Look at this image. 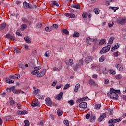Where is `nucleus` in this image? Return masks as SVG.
Masks as SVG:
<instances>
[{
  "instance_id": "7c9ffc66",
  "label": "nucleus",
  "mask_w": 126,
  "mask_h": 126,
  "mask_svg": "<svg viewBox=\"0 0 126 126\" xmlns=\"http://www.w3.org/2000/svg\"><path fill=\"white\" fill-rule=\"evenodd\" d=\"M6 37L8 39H11V40H12V39H14V36H13V35H11V34H6Z\"/></svg>"
},
{
  "instance_id": "0eeeda50",
  "label": "nucleus",
  "mask_w": 126,
  "mask_h": 126,
  "mask_svg": "<svg viewBox=\"0 0 126 126\" xmlns=\"http://www.w3.org/2000/svg\"><path fill=\"white\" fill-rule=\"evenodd\" d=\"M46 72H47V69H43L42 71H41L40 72H39L38 74H37V77H42V76H44V75L46 74Z\"/></svg>"
},
{
  "instance_id": "0e129e2a",
  "label": "nucleus",
  "mask_w": 126,
  "mask_h": 126,
  "mask_svg": "<svg viewBox=\"0 0 126 126\" xmlns=\"http://www.w3.org/2000/svg\"><path fill=\"white\" fill-rule=\"evenodd\" d=\"M53 5H56V6H59V3L56 1H54L52 2Z\"/></svg>"
},
{
  "instance_id": "f3484780",
  "label": "nucleus",
  "mask_w": 126,
  "mask_h": 126,
  "mask_svg": "<svg viewBox=\"0 0 126 126\" xmlns=\"http://www.w3.org/2000/svg\"><path fill=\"white\" fill-rule=\"evenodd\" d=\"M122 120H123V118L121 117L119 119H116L114 120L111 119L110 122H114V123H120V122H121Z\"/></svg>"
},
{
  "instance_id": "6ab92c4d",
  "label": "nucleus",
  "mask_w": 126,
  "mask_h": 126,
  "mask_svg": "<svg viewBox=\"0 0 126 126\" xmlns=\"http://www.w3.org/2000/svg\"><path fill=\"white\" fill-rule=\"evenodd\" d=\"M105 118H106V113H103L101 115H100V116L98 118V120L100 122H101V121L102 120H104V119H105Z\"/></svg>"
},
{
  "instance_id": "bf43d9fd",
  "label": "nucleus",
  "mask_w": 126,
  "mask_h": 126,
  "mask_svg": "<svg viewBox=\"0 0 126 126\" xmlns=\"http://www.w3.org/2000/svg\"><path fill=\"white\" fill-rule=\"evenodd\" d=\"M20 93H24L21 90H16V94H20Z\"/></svg>"
},
{
  "instance_id": "69168bd1",
  "label": "nucleus",
  "mask_w": 126,
  "mask_h": 126,
  "mask_svg": "<svg viewBox=\"0 0 126 126\" xmlns=\"http://www.w3.org/2000/svg\"><path fill=\"white\" fill-rule=\"evenodd\" d=\"M63 33H64V34H65L66 35H67V34H68V31H67V30L64 29L63 30Z\"/></svg>"
},
{
  "instance_id": "a878e982",
  "label": "nucleus",
  "mask_w": 126,
  "mask_h": 126,
  "mask_svg": "<svg viewBox=\"0 0 126 126\" xmlns=\"http://www.w3.org/2000/svg\"><path fill=\"white\" fill-rule=\"evenodd\" d=\"M105 60H106V57L102 56L100 58H99V63H103Z\"/></svg>"
},
{
  "instance_id": "09e8293b",
  "label": "nucleus",
  "mask_w": 126,
  "mask_h": 126,
  "mask_svg": "<svg viewBox=\"0 0 126 126\" xmlns=\"http://www.w3.org/2000/svg\"><path fill=\"white\" fill-rule=\"evenodd\" d=\"M4 122H7L8 121H10V117L9 116H7L6 117H5L4 119H3Z\"/></svg>"
},
{
  "instance_id": "de8ad7c7",
  "label": "nucleus",
  "mask_w": 126,
  "mask_h": 126,
  "mask_svg": "<svg viewBox=\"0 0 126 126\" xmlns=\"http://www.w3.org/2000/svg\"><path fill=\"white\" fill-rule=\"evenodd\" d=\"M63 124H64L66 126H69V122H68V120H64L63 121Z\"/></svg>"
},
{
  "instance_id": "f03ea898",
  "label": "nucleus",
  "mask_w": 126,
  "mask_h": 126,
  "mask_svg": "<svg viewBox=\"0 0 126 126\" xmlns=\"http://www.w3.org/2000/svg\"><path fill=\"white\" fill-rule=\"evenodd\" d=\"M111 47H112L111 44H108V46L103 47L102 50H100V54H106L107 52H109L110 51Z\"/></svg>"
},
{
  "instance_id": "72a5a7b5",
  "label": "nucleus",
  "mask_w": 126,
  "mask_h": 126,
  "mask_svg": "<svg viewBox=\"0 0 126 126\" xmlns=\"http://www.w3.org/2000/svg\"><path fill=\"white\" fill-rule=\"evenodd\" d=\"M109 71L107 70V68H103L102 70V73L103 74H108Z\"/></svg>"
},
{
  "instance_id": "37998d69",
  "label": "nucleus",
  "mask_w": 126,
  "mask_h": 126,
  "mask_svg": "<svg viewBox=\"0 0 126 126\" xmlns=\"http://www.w3.org/2000/svg\"><path fill=\"white\" fill-rule=\"evenodd\" d=\"M109 73L112 75H115V74H116V70L113 69L110 70Z\"/></svg>"
},
{
  "instance_id": "79ce46f5",
  "label": "nucleus",
  "mask_w": 126,
  "mask_h": 126,
  "mask_svg": "<svg viewBox=\"0 0 126 126\" xmlns=\"http://www.w3.org/2000/svg\"><path fill=\"white\" fill-rule=\"evenodd\" d=\"M89 83L90 85H94L95 84V81L94 80L91 79L89 81Z\"/></svg>"
},
{
  "instance_id": "c03bdc74",
  "label": "nucleus",
  "mask_w": 126,
  "mask_h": 126,
  "mask_svg": "<svg viewBox=\"0 0 126 126\" xmlns=\"http://www.w3.org/2000/svg\"><path fill=\"white\" fill-rule=\"evenodd\" d=\"M57 114L59 117H61V116L63 115V111H62V110L59 109L57 111Z\"/></svg>"
},
{
  "instance_id": "2f4dec72",
  "label": "nucleus",
  "mask_w": 126,
  "mask_h": 126,
  "mask_svg": "<svg viewBox=\"0 0 126 126\" xmlns=\"http://www.w3.org/2000/svg\"><path fill=\"white\" fill-rule=\"evenodd\" d=\"M26 28H27V26L26 25H23L21 26L20 30L21 31H24V30L26 29Z\"/></svg>"
},
{
  "instance_id": "8fccbe9b",
  "label": "nucleus",
  "mask_w": 126,
  "mask_h": 126,
  "mask_svg": "<svg viewBox=\"0 0 126 126\" xmlns=\"http://www.w3.org/2000/svg\"><path fill=\"white\" fill-rule=\"evenodd\" d=\"M19 67H21V68H22L23 69L25 68V65L23 63H20L19 64Z\"/></svg>"
},
{
  "instance_id": "4be33fe9",
  "label": "nucleus",
  "mask_w": 126,
  "mask_h": 126,
  "mask_svg": "<svg viewBox=\"0 0 126 126\" xmlns=\"http://www.w3.org/2000/svg\"><path fill=\"white\" fill-rule=\"evenodd\" d=\"M115 78L117 79V80H121L122 78H123V75L122 74H119L115 76Z\"/></svg>"
},
{
  "instance_id": "c9c22d12",
  "label": "nucleus",
  "mask_w": 126,
  "mask_h": 126,
  "mask_svg": "<svg viewBox=\"0 0 126 126\" xmlns=\"http://www.w3.org/2000/svg\"><path fill=\"white\" fill-rule=\"evenodd\" d=\"M109 9H112L113 10H114V12H116V10H118V9H119V7H109Z\"/></svg>"
},
{
  "instance_id": "f8f14e48",
  "label": "nucleus",
  "mask_w": 126,
  "mask_h": 126,
  "mask_svg": "<svg viewBox=\"0 0 126 126\" xmlns=\"http://www.w3.org/2000/svg\"><path fill=\"white\" fill-rule=\"evenodd\" d=\"M87 100H88V97L87 96H85L82 98H79L78 99V102H86V101H87Z\"/></svg>"
},
{
  "instance_id": "338daca9",
  "label": "nucleus",
  "mask_w": 126,
  "mask_h": 126,
  "mask_svg": "<svg viewBox=\"0 0 126 126\" xmlns=\"http://www.w3.org/2000/svg\"><path fill=\"white\" fill-rule=\"evenodd\" d=\"M57 83H58V81H57L56 80H54L52 84V86H56V85H57Z\"/></svg>"
},
{
  "instance_id": "774afa93",
  "label": "nucleus",
  "mask_w": 126,
  "mask_h": 126,
  "mask_svg": "<svg viewBox=\"0 0 126 126\" xmlns=\"http://www.w3.org/2000/svg\"><path fill=\"white\" fill-rule=\"evenodd\" d=\"M69 62L71 65H72V64H73V59H69Z\"/></svg>"
},
{
  "instance_id": "f704fd0d",
  "label": "nucleus",
  "mask_w": 126,
  "mask_h": 126,
  "mask_svg": "<svg viewBox=\"0 0 126 126\" xmlns=\"http://www.w3.org/2000/svg\"><path fill=\"white\" fill-rule=\"evenodd\" d=\"M45 31L47 32H51V31H52V27H46L45 28Z\"/></svg>"
},
{
  "instance_id": "4d7b16f0",
  "label": "nucleus",
  "mask_w": 126,
  "mask_h": 126,
  "mask_svg": "<svg viewBox=\"0 0 126 126\" xmlns=\"http://www.w3.org/2000/svg\"><path fill=\"white\" fill-rule=\"evenodd\" d=\"M36 28H41L42 27V24L41 23H38L35 26Z\"/></svg>"
},
{
  "instance_id": "49530a36",
  "label": "nucleus",
  "mask_w": 126,
  "mask_h": 126,
  "mask_svg": "<svg viewBox=\"0 0 126 126\" xmlns=\"http://www.w3.org/2000/svg\"><path fill=\"white\" fill-rule=\"evenodd\" d=\"M53 71H60L61 70V68L55 67L53 68Z\"/></svg>"
},
{
  "instance_id": "5fc2aeb1",
  "label": "nucleus",
  "mask_w": 126,
  "mask_h": 126,
  "mask_svg": "<svg viewBox=\"0 0 126 126\" xmlns=\"http://www.w3.org/2000/svg\"><path fill=\"white\" fill-rule=\"evenodd\" d=\"M88 15V14L87 13V12H85L83 13L82 14V16L84 18H86L87 17V16Z\"/></svg>"
},
{
  "instance_id": "20e7f679",
  "label": "nucleus",
  "mask_w": 126,
  "mask_h": 126,
  "mask_svg": "<svg viewBox=\"0 0 126 126\" xmlns=\"http://www.w3.org/2000/svg\"><path fill=\"white\" fill-rule=\"evenodd\" d=\"M117 22L121 25H124L126 23V17H120L117 19Z\"/></svg>"
},
{
  "instance_id": "9d476101",
  "label": "nucleus",
  "mask_w": 126,
  "mask_h": 126,
  "mask_svg": "<svg viewBox=\"0 0 126 126\" xmlns=\"http://www.w3.org/2000/svg\"><path fill=\"white\" fill-rule=\"evenodd\" d=\"M65 16L69 17V18H75V15L74 14H69L66 13L64 14Z\"/></svg>"
},
{
  "instance_id": "f257e3e1",
  "label": "nucleus",
  "mask_w": 126,
  "mask_h": 126,
  "mask_svg": "<svg viewBox=\"0 0 126 126\" xmlns=\"http://www.w3.org/2000/svg\"><path fill=\"white\" fill-rule=\"evenodd\" d=\"M111 91H112V93H110V97L112 99H114L115 100H118L119 99V95L117 93H118V94H121V90H116L114 89H111Z\"/></svg>"
},
{
  "instance_id": "bb28decb",
  "label": "nucleus",
  "mask_w": 126,
  "mask_h": 126,
  "mask_svg": "<svg viewBox=\"0 0 126 126\" xmlns=\"http://www.w3.org/2000/svg\"><path fill=\"white\" fill-rule=\"evenodd\" d=\"M119 46L118 43H116L115 44L113 47L111 48V51H115L116 49H118Z\"/></svg>"
},
{
  "instance_id": "39448f33",
  "label": "nucleus",
  "mask_w": 126,
  "mask_h": 126,
  "mask_svg": "<svg viewBox=\"0 0 126 126\" xmlns=\"http://www.w3.org/2000/svg\"><path fill=\"white\" fill-rule=\"evenodd\" d=\"M91 67L92 68V69H94L96 71H100L101 69L100 66L94 64H92L91 65Z\"/></svg>"
},
{
  "instance_id": "aec40b11",
  "label": "nucleus",
  "mask_w": 126,
  "mask_h": 126,
  "mask_svg": "<svg viewBox=\"0 0 126 126\" xmlns=\"http://www.w3.org/2000/svg\"><path fill=\"white\" fill-rule=\"evenodd\" d=\"M23 6L24 8H29L30 7V4L27 3V2H24L23 3Z\"/></svg>"
},
{
  "instance_id": "ea45409f",
  "label": "nucleus",
  "mask_w": 126,
  "mask_h": 126,
  "mask_svg": "<svg viewBox=\"0 0 126 126\" xmlns=\"http://www.w3.org/2000/svg\"><path fill=\"white\" fill-rule=\"evenodd\" d=\"M94 12L95 14H99L100 13V10L99 8H95L94 10Z\"/></svg>"
},
{
  "instance_id": "b1692460",
  "label": "nucleus",
  "mask_w": 126,
  "mask_h": 126,
  "mask_svg": "<svg viewBox=\"0 0 126 126\" xmlns=\"http://www.w3.org/2000/svg\"><path fill=\"white\" fill-rule=\"evenodd\" d=\"M9 92L12 91L14 94H16V90H15V87H11L10 89H9Z\"/></svg>"
},
{
  "instance_id": "4468645a",
  "label": "nucleus",
  "mask_w": 126,
  "mask_h": 126,
  "mask_svg": "<svg viewBox=\"0 0 126 126\" xmlns=\"http://www.w3.org/2000/svg\"><path fill=\"white\" fill-rule=\"evenodd\" d=\"M46 104L47 106H51L52 105V101L51 99L49 97L46 98Z\"/></svg>"
},
{
  "instance_id": "9b49d317",
  "label": "nucleus",
  "mask_w": 126,
  "mask_h": 126,
  "mask_svg": "<svg viewBox=\"0 0 126 126\" xmlns=\"http://www.w3.org/2000/svg\"><path fill=\"white\" fill-rule=\"evenodd\" d=\"M39 105V102H38V100H33L32 101V103L31 104V105L32 107H36Z\"/></svg>"
},
{
  "instance_id": "e433bc0d",
  "label": "nucleus",
  "mask_w": 126,
  "mask_h": 126,
  "mask_svg": "<svg viewBox=\"0 0 126 126\" xmlns=\"http://www.w3.org/2000/svg\"><path fill=\"white\" fill-rule=\"evenodd\" d=\"M24 123V126H29L30 125V123L29 122V121H28V120H25Z\"/></svg>"
},
{
  "instance_id": "603ef678",
  "label": "nucleus",
  "mask_w": 126,
  "mask_h": 126,
  "mask_svg": "<svg viewBox=\"0 0 126 126\" xmlns=\"http://www.w3.org/2000/svg\"><path fill=\"white\" fill-rule=\"evenodd\" d=\"M74 8L76 9H80V5L79 4H75L74 5Z\"/></svg>"
},
{
  "instance_id": "1a4fd4ad",
  "label": "nucleus",
  "mask_w": 126,
  "mask_h": 126,
  "mask_svg": "<svg viewBox=\"0 0 126 126\" xmlns=\"http://www.w3.org/2000/svg\"><path fill=\"white\" fill-rule=\"evenodd\" d=\"M20 77V75L19 74H16L14 75H10L9 78L12 79H18Z\"/></svg>"
},
{
  "instance_id": "393cba45",
  "label": "nucleus",
  "mask_w": 126,
  "mask_h": 126,
  "mask_svg": "<svg viewBox=\"0 0 126 126\" xmlns=\"http://www.w3.org/2000/svg\"><path fill=\"white\" fill-rule=\"evenodd\" d=\"M101 104L100 103H97V104H95L94 105V109L95 110H99L100 109V108H101Z\"/></svg>"
},
{
  "instance_id": "c85d7f7f",
  "label": "nucleus",
  "mask_w": 126,
  "mask_h": 126,
  "mask_svg": "<svg viewBox=\"0 0 126 126\" xmlns=\"http://www.w3.org/2000/svg\"><path fill=\"white\" fill-rule=\"evenodd\" d=\"M25 41H26V43H31V40L30 38L28 36H26L24 37Z\"/></svg>"
},
{
  "instance_id": "5701e85b",
  "label": "nucleus",
  "mask_w": 126,
  "mask_h": 126,
  "mask_svg": "<svg viewBox=\"0 0 126 126\" xmlns=\"http://www.w3.org/2000/svg\"><path fill=\"white\" fill-rule=\"evenodd\" d=\"M95 120H96V117L94 115H91L90 117V122L92 123L95 122Z\"/></svg>"
},
{
  "instance_id": "473e14b6",
  "label": "nucleus",
  "mask_w": 126,
  "mask_h": 126,
  "mask_svg": "<svg viewBox=\"0 0 126 126\" xmlns=\"http://www.w3.org/2000/svg\"><path fill=\"white\" fill-rule=\"evenodd\" d=\"M80 36V34H79V33L76 32H75L72 35V36L74 37V38H75V37H79Z\"/></svg>"
},
{
  "instance_id": "ddd939ff",
  "label": "nucleus",
  "mask_w": 126,
  "mask_h": 126,
  "mask_svg": "<svg viewBox=\"0 0 126 126\" xmlns=\"http://www.w3.org/2000/svg\"><path fill=\"white\" fill-rule=\"evenodd\" d=\"M91 61H92V57L91 56H87L85 59V62L86 63H89Z\"/></svg>"
},
{
  "instance_id": "7ed1b4c3",
  "label": "nucleus",
  "mask_w": 126,
  "mask_h": 126,
  "mask_svg": "<svg viewBox=\"0 0 126 126\" xmlns=\"http://www.w3.org/2000/svg\"><path fill=\"white\" fill-rule=\"evenodd\" d=\"M115 66L119 71H125V70H126V67H125L124 65L116 63Z\"/></svg>"
},
{
  "instance_id": "c756f323",
  "label": "nucleus",
  "mask_w": 126,
  "mask_h": 126,
  "mask_svg": "<svg viewBox=\"0 0 126 126\" xmlns=\"http://www.w3.org/2000/svg\"><path fill=\"white\" fill-rule=\"evenodd\" d=\"M6 27V24H1L0 25V30H2Z\"/></svg>"
},
{
  "instance_id": "052dcab7",
  "label": "nucleus",
  "mask_w": 126,
  "mask_h": 126,
  "mask_svg": "<svg viewBox=\"0 0 126 126\" xmlns=\"http://www.w3.org/2000/svg\"><path fill=\"white\" fill-rule=\"evenodd\" d=\"M68 87H70V85L68 84H66L63 88L64 90H65V89H67Z\"/></svg>"
},
{
  "instance_id": "dca6fc26",
  "label": "nucleus",
  "mask_w": 126,
  "mask_h": 126,
  "mask_svg": "<svg viewBox=\"0 0 126 126\" xmlns=\"http://www.w3.org/2000/svg\"><path fill=\"white\" fill-rule=\"evenodd\" d=\"M17 115H26V114H27V111H26V110H24L22 111H18L17 112Z\"/></svg>"
},
{
  "instance_id": "6e6552de",
  "label": "nucleus",
  "mask_w": 126,
  "mask_h": 126,
  "mask_svg": "<svg viewBox=\"0 0 126 126\" xmlns=\"http://www.w3.org/2000/svg\"><path fill=\"white\" fill-rule=\"evenodd\" d=\"M79 107L82 109H85L87 108V103L81 101V102L79 104Z\"/></svg>"
},
{
  "instance_id": "e2e57ef3",
  "label": "nucleus",
  "mask_w": 126,
  "mask_h": 126,
  "mask_svg": "<svg viewBox=\"0 0 126 126\" xmlns=\"http://www.w3.org/2000/svg\"><path fill=\"white\" fill-rule=\"evenodd\" d=\"M113 55L115 57H119L120 56V53L119 52H116L113 53Z\"/></svg>"
},
{
  "instance_id": "6e6d98bb",
  "label": "nucleus",
  "mask_w": 126,
  "mask_h": 126,
  "mask_svg": "<svg viewBox=\"0 0 126 126\" xmlns=\"http://www.w3.org/2000/svg\"><path fill=\"white\" fill-rule=\"evenodd\" d=\"M105 42H106V40L101 39L99 42V45H104V44H105Z\"/></svg>"
},
{
  "instance_id": "13d9d810",
  "label": "nucleus",
  "mask_w": 126,
  "mask_h": 126,
  "mask_svg": "<svg viewBox=\"0 0 126 126\" xmlns=\"http://www.w3.org/2000/svg\"><path fill=\"white\" fill-rule=\"evenodd\" d=\"M109 123L110 124L109 126H114L115 122L114 121L111 122V120L109 121Z\"/></svg>"
},
{
  "instance_id": "4c0bfd02",
  "label": "nucleus",
  "mask_w": 126,
  "mask_h": 126,
  "mask_svg": "<svg viewBox=\"0 0 126 126\" xmlns=\"http://www.w3.org/2000/svg\"><path fill=\"white\" fill-rule=\"evenodd\" d=\"M9 103L11 106H12L13 107L14 106H15L16 102L13 100V99H12L9 101Z\"/></svg>"
},
{
  "instance_id": "58836bf2",
  "label": "nucleus",
  "mask_w": 126,
  "mask_h": 126,
  "mask_svg": "<svg viewBox=\"0 0 126 126\" xmlns=\"http://www.w3.org/2000/svg\"><path fill=\"white\" fill-rule=\"evenodd\" d=\"M37 73H39V71L36 69H34V70L32 72V74H33V75H35V74H37Z\"/></svg>"
},
{
  "instance_id": "cd10ccee",
  "label": "nucleus",
  "mask_w": 126,
  "mask_h": 126,
  "mask_svg": "<svg viewBox=\"0 0 126 126\" xmlns=\"http://www.w3.org/2000/svg\"><path fill=\"white\" fill-rule=\"evenodd\" d=\"M5 82L7 83L11 84V83H14V81L12 80H10L9 78H7L5 80Z\"/></svg>"
},
{
  "instance_id": "2eb2a0df",
  "label": "nucleus",
  "mask_w": 126,
  "mask_h": 126,
  "mask_svg": "<svg viewBox=\"0 0 126 126\" xmlns=\"http://www.w3.org/2000/svg\"><path fill=\"white\" fill-rule=\"evenodd\" d=\"M63 92H61L59 94H58L56 98L58 100H61L62 98H63Z\"/></svg>"
},
{
  "instance_id": "3c124183",
  "label": "nucleus",
  "mask_w": 126,
  "mask_h": 126,
  "mask_svg": "<svg viewBox=\"0 0 126 126\" xmlns=\"http://www.w3.org/2000/svg\"><path fill=\"white\" fill-rule=\"evenodd\" d=\"M39 92H40V90L39 89H37L33 91V94L34 95H37V94H38V93H39Z\"/></svg>"
},
{
  "instance_id": "423d86ee",
  "label": "nucleus",
  "mask_w": 126,
  "mask_h": 126,
  "mask_svg": "<svg viewBox=\"0 0 126 126\" xmlns=\"http://www.w3.org/2000/svg\"><path fill=\"white\" fill-rule=\"evenodd\" d=\"M95 41V39L91 38L90 37H87L86 38V43L88 46H90L92 42H94Z\"/></svg>"
},
{
  "instance_id": "680f3d73",
  "label": "nucleus",
  "mask_w": 126,
  "mask_h": 126,
  "mask_svg": "<svg viewBox=\"0 0 126 126\" xmlns=\"http://www.w3.org/2000/svg\"><path fill=\"white\" fill-rule=\"evenodd\" d=\"M112 0H107L106 2H105L106 5H110V2H112Z\"/></svg>"
},
{
  "instance_id": "a211bd4d",
  "label": "nucleus",
  "mask_w": 126,
  "mask_h": 126,
  "mask_svg": "<svg viewBox=\"0 0 126 126\" xmlns=\"http://www.w3.org/2000/svg\"><path fill=\"white\" fill-rule=\"evenodd\" d=\"M80 88V84H77L76 85H75V89H74V92H78V90H79V89Z\"/></svg>"
},
{
  "instance_id": "412c9836",
  "label": "nucleus",
  "mask_w": 126,
  "mask_h": 126,
  "mask_svg": "<svg viewBox=\"0 0 126 126\" xmlns=\"http://www.w3.org/2000/svg\"><path fill=\"white\" fill-rule=\"evenodd\" d=\"M104 111H106L107 110V113L109 114V115H113V110H111V109L107 108H103Z\"/></svg>"
},
{
  "instance_id": "864d4df0",
  "label": "nucleus",
  "mask_w": 126,
  "mask_h": 126,
  "mask_svg": "<svg viewBox=\"0 0 126 126\" xmlns=\"http://www.w3.org/2000/svg\"><path fill=\"white\" fill-rule=\"evenodd\" d=\"M68 104H69V105H70V106H72L73 105V104H74V100H69L68 101Z\"/></svg>"
},
{
  "instance_id": "a18cd8bd",
  "label": "nucleus",
  "mask_w": 126,
  "mask_h": 126,
  "mask_svg": "<svg viewBox=\"0 0 126 126\" xmlns=\"http://www.w3.org/2000/svg\"><path fill=\"white\" fill-rule=\"evenodd\" d=\"M114 37H110L108 41L109 44H113V41H114Z\"/></svg>"
},
{
  "instance_id": "a19ab883",
  "label": "nucleus",
  "mask_w": 126,
  "mask_h": 126,
  "mask_svg": "<svg viewBox=\"0 0 126 126\" xmlns=\"http://www.w3.org/2000/svg\"><path fill=\"white\" fill-rule=\"evenodd\" d=\"M51 53L50 51H48L47 52L45 53V57H46V58H49L50 57V54Z\"/></svg>"
}]
</instances>
